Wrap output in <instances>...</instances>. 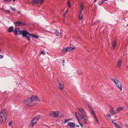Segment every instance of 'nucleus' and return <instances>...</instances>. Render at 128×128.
I'll list each match as a JSON object with an SVG mask.
<instances>
[{
    "label": "nucleus",
    "mask_w": 128,
    "mask_h": 128,
    "mask_svg": "<svg viewBox=\"0 0 128 128\" xmlns=\"http://www.w3.org/2000/svg\"><path fill=\"white\" fill-rule=\"evenodd\" d=\"M7 117V113L5 109L2 110L0 114V122L3 124L5 123Z\"/></svg>",
    "instance_id": "nucleus-1"
},
{
    "label": "nucleus",
    "mask_w": 128,
    "mask_h": 128,
    "mask_svg": "<svg viewBox=\"0 0 128 128\" xmlns=\"http://www.w3.org/2000/svg\"><path fill=\"white\" fill-rule=\"evenodd\" d=\"M24 103L26 105L28 106H31L34 104L33 99L32 98V96L31 98L24 100Z\"/></svg>",
    "instance_id": "nucleus-2"
},
{
    "label": "nucleus",
    "mask_w": 128,
    "mask_h": 128,
    "mask_svg": "<svg viewBox=\"0 0 128 128\" xmlns=\"http://www.w3.org/2000/svg\"><path fill=\"white\" fill-rule=\"evenodd\" d=\"M24 30H25L20 31L19 28H16L14 30V33L15 35H16L22 34L23 36H25Z\"/></svg>",
    "instance_id": "nucleus-3"
},
{
    "label": "nucleus",
    "mask_w": 128,
    "mask_h": 128,
    "mask_svg": "<svg viewBox=\"0 0 128 128\" xmlns=\"http://www.w3.org/2000/svg\"><path fill=\"white\" fill-rule=\"evenodd\" d=\"M79 111L78 114L80 118L85 117L87 116L83 108H79Z\"/></svg>",
    "instance_id": "nucleus-4"
},
{
    "label": "nucleus",
    "mask_w": 128,
    "mask_h": 128,
    "mask_svg": "<svg viewBox=\"0 0 128 128\" xmlns=\"http://www.w3.org/2000/svg\"><path fill=\"white\" fill-rule=\"evenodd\" d=\"M25 36H23V37L26 38L28 41L29 40L30 38V36H32L33 37V35L34 34H30L27 30H24Z\"/></svg>",
    "instance_id": "nucleus-5"
},
{
    "label": "nucleus",
    "mask_w": 128,
    "mask_h": 128,
    "mask_svg": "<svg viewBox=\"0 0 128 128\" xmlns=\"http://www.w3.org/2000/svg\"><path fill=\"white\" fill-rule=\"evenodd\" d=\"M14 24L16 26H27V24H26L19 21L16 22H14Z\"/></svg>",
    "instance_id": "nucleus-6"
},
{
    "label": "nucleus",
    "mask_w": 128,
    "mask_h": 128,
    "mask_svg": "<svg viewBox=\"0 0 128 128\" xmlns=\"http://www.w3.org/2000/svg\"><path fill=\"white\" fill-rule=\"evenodd\" d=\"M72 50V47H67L64 48L62 50L63 53L64 54L67 51L70 52Z\"/></svg>",
    "instance_id": "nucleus-7"
},
{
    "label": "nucleus",
    "mask_w": 128,
    "mask_h": 128,
    "mask_svg": "<svg viewBox=\"0 0 128 128\" xmlns=\"http://www.w3.org/2000/svg\"><path fill=\"white\" fill-rule=\"evenodd\" d=\"M59 113L58 112H56L53 111L51 113H50V116H53L54 118L57 117L58 116Z\"/></svg>",
    "instance_id": "nucleus-8"
},
{
    "label": "nucleus",
    "mask_w": 128,
    "mask_h": 128,
    "mask_svg": "<svg viewBox=\"0 0 128 128\" xmlns=\"http://www.w3.org/2000/svg\"><path fill=\"white\" fill-rule=\"evenodd\" d=\"M116 86L119 89L121 90H122V85L120 81H118V82H116V84H115Z\"/></svg>",
    "instance_id": "nucleus-9"
},
{
    "label": "nucleus",
    "mask_w": 128,
    "mask_h": 128,
    "mask_svg": "<svg viewBox=\"0 0 128 128\" xmlns=\"http://www.w3.org/2000/svg\"><path fill=\"white\" fill-rule=\"evenodd\" d=\"M81 122L84 124H86L87 122L88 118L87 116L85 117L80 118Z\"/></svg>",
    "instance_id": "nucleus-10"
},
{
    "label": "nucleus",
    "mask_w": 128,
    "mask_h": 128,
    "mask_svg": "<svg viewBox=\"0 0 128 128\" xmlns=\"http://www.w3.org/2000/svg\"><path fill=\"white\" fill-rule=\"evenodd\" d=\"M44 0H33V3L34 4H37L40 3L41 4L43 2Z\"/></svg>",
    "instance_id": "nucleus-11"
},
{
    "label": "nucleus",
    "mask_w": 128,
    "mask_h": 128,
    "mask_svg": "<svg viewBox=\"0 0 128 128\" xmlns=\"http://www.w3.org/2000/svg\"><path fill=\"white\" fill-rule=\"evenodd\" d=\"M58 87L61 90H63L64 88V84L61 83H59V84L58 85Z\"/></svg>",
    "instance_id": "nucleus-12"
},
{
    "label": "nucleus",
    "mask_w": 128,
    "mask_h": 128,
    "mask_svg": "<svg viewBox=\"0 0 128 128\" xmlns=\"http://www.w3.org/2000/svg\"><path fill=\"white\" fill-rule=\"evenodd\" d=\"M84 6L83 3L81 2L80 5V14H82V12L84 9Z\"/></svg>",
    "instance_id": "nucleus-13"
},
{
    "label": "nucleus",
    "mask_w": 128,
    "mask_h": 128,
    "mask_svg": "<svg viewBox=\"0 0 128 128\" xmlns=\"http://www.w3.org/2000/svg\"><path fill=\"white\" fill-rule=\"evenodd\" d=\"M54 30L55 32V34L57 36H62V35L61 34V32H59L58 31L55 29H54Z\"/></svg>",
    "instance_id": "nucleus-14"
},
{
    "label": "nucleus",
    "mask_w": 128,
    "mask_h": 128,
    "mask_svg": "<svg viewBox=\"0 0 128 128\" xmlns=\"http://www.w3.org/2000/svg\"><path fill=\"white\" fill-rule=\"evenodd\" d=\"M32 98L33 99V101H34V102L35 101H38L39 100V99L36 96H32Z\"/></svg>",
    "instance_id": "nucleus-15"
},
{
    "label": "nucleus",
    "mask_w": 128,
    "mask_h": 128,
    "mask_svg": "<svg viewBox=\"0 0 128 128\" xmlns=\"http://www.w3.org/2000/svg\"><path fill=\"white\" fill-rule=\"evenodd\" d=\"M117 41L116 40H115L112 44V46L114 48H115L116 45Z\"/></svg>",
    "instance_id": "nucleus-16"
},
{
    "label": "nucleus",
    "mask_w": 128,
    "mask_h": 128,
    "mask_svg": "<svg viewBox=\"0 0 128 128\" xmlns=\"http://www.w3.org/2000/svg\"><path fill=\"white\" fill-rule=\"evenodd\" d=\"M36 123H35L32 120L30 124V126L32 127L34 126Z\"/></svg>",
    "instance_id": "nucleus-17"
},
{
    "label": "nucleus",
    "mask_w": 128,
    "mask_h": 128,
    "mask_svg": "<svg viewBox=\"0 0 128 128\" xmlns=\"http://www.w3.org/2000/svg\"><path fill=\"white\" fill-rule=\"evenodd\" d=\"M110 113L112 114L113 115L115 114V112L114 110V109L112 108H111L110 109Z\"/></svg>",
    "instance_id": "nucleus-18"
},
{
    "label": "nucleus",
    "mask_w": 128,
    "mask_h": 128,
    "mask_svg": "<svg viewBox=\"0 0 128 128\" xmlns=\"http://www.w3.org/2000/svg\"><path fill=\"white\" fill-rule=\"evenodd\" d=\"M14 28L12 26H11V27H10L9 28V30H8V32H12L13 31V30Z\"/></svg>",
    "instance_id": "nucleus-19"
},
{
    "label": "nucleus",
    "mask_w": 128,
    "mask_h": 128,
    "mask_svg": "<svg viewBox=\"0 0 128 128\" xmlns=\"http://www.w3.org/2000/svg\"><path fill=\"white\" fill-rule=\"evenodd\" d=\"M122 61L120 60L118 61L117 64V66H119L120 67L122 64Z\"/></svg>",
    "instance_id": "nucleus-20"
},
{
    "label": "nucleus",
    "mask_w": 128,
    "mask_h": 128,
    "mask_svg": "<svg viewBox=\"0 0 128 128\" xmlns=\"http://www.w3.org/2000/svg\"><path fill=\"white\" fill-rule=\"evenodd\" d=\"M110 79L112 81H114V82L115 84H116V82H118V80H117L115 78H111Z\"/></svg>",
    "instance_id": "nucleus-21"
},
{
    "label": "nucleus",
    "mask_w": 128,
    "mask_h": 128,
    "mask_svg": "<svg viewBox=\"0 0 128 128\" xmlns=\"http://www.w3.org/2000/svg\"><path fill=\"white\" fill-rule=\"evenodd\" d=\"M112 123L114 125V126L116 127L117 126H120L119 124H117L116 122H115L113 121H112Z\"/></svg>",
    "instance_id": "nucleus-22"
},
{
    "label": "nucleus",
    "mask_w": 128,
    "mask_h": 128,
    "mask_svg": "<svg viewBox=\"0 0 128 128\" xmlns=\"http://www.w3.org/2000/svg\"><path fill=\"white\" fill-rule=\"evenodd\" d=\"M78 17L79 19L80 20H81L83 19L82 15V14H80H80L79 15Z\"/></svg>",
    "instance_id": "nucleus-23"
},
{
    "label": "nucleus",
    "mask_w": 128,
    "mask_h": 128,
    "mask_svg": "<svg viewBox=\"0 0 128 128\" xmlns=\"http://www.w3.org/2000/svg\"><path fill=\"white\" fill-rule=\"evenodd\" d=\"M122 110V107L118 108L116 110V111L118 112H119L121 110Z\"/></svg>",
    "instance_id": "nucleus-24"
},
{
    "label": "nucleus",
    "mask_w": 128,
    "mask_h": 128,
    "mask_svg": "<svg viewBox=\"0 0 128 128\" xmlns=\"http://www.w3.org/2000/svg\"><path fill=\"white\" fill-rule=\"evenodd\" d=\"M35 118H36V120H38L40 118V116L39 115H38Z\"/></svg>",
    "instance_id": "nucleus-25"
},
{
    "label": "nucleus",
    "mask_w": 128,
    "mask_h": 128,
    "mask_svg": "<svg viewBox=\"0 0 128 128\" xmlns=\"http://www.w3.org/2000/svg\"><path fill=\"white\" fill-rule=\"evenodd\" d=\"M6 14H8L10 13V10H6L5 11Z\"/></svg>",
    "instance_id": "nucleus-26"
},
{
    "label": "nucleus",
    "mask_w": 128,
    "mask_h": 128,
    "mask_svg": "<svg viewBox=\"0 0 128 128\" xmlns=\"http://www.w3.org/2000/svg\"><path fill=\"white\" fill-rule=\"evenodd\" d=\"M32 120L35 123H36L38 121V120H36V119L35 118H34Z\"/></svg>",
    "instance_id": "nucleus-27"
},
{
    "label": "nucleus",
    "mask_w": 128,
    "mask_h": 128,
    "mask_svg": "<svg viewBox=\"0 0 128 128\" xmlns=\"http://www.w3.org/2000/svg\"><path fill=\"white\" fill-rule=\"evenodd\" d=\"M67 10H66V11L64 12V20L65 18H66V15L67 12Z\"/></svg>",
    "instance_id": "nucleus-28"
},
{
    "label": "nucleus",
    "mask_w": 128,
    "mask_h": 128,
    "mask_svg": "<svg viewBox=\"0 0 128 128\" xmlns=\"http://www.w3.org/2000/svg\"><path fill=\"white\" fill-rule=\"evenodd\" d=\"M68 126L70 127H72V123L70 122H69L68 124Z\"/></svg>",
    "instance_id": "nucleus-29"
},
{
    "label": "nucleus",
    "mask_w": 128,
    "mask_h": 128,
    "mask_svg": "<svg viewBox=\"0 0 128 128\" xmlns=\"http://www.w3.org/2000/svg\"><path fill=\"white\" fill-rule=\"evenodd\" d=\"M33 38H38V36L35 34H34L33 35Z\"/></svg>",
    "instance_id": "nucleus-30"
},
{
    "label": "nucleus",
    "mask_w": 128,
    "mask_h": 128,
    "mask_svg": "<svg viewBox=\"0 0 128 128\" xmlns=\"http://www.w3.org/2000/svg\"><path fill=\"white\" fill-rule=\"evenodd\" d=\"M67 5L68 7H70L71 6V4L69 2H68Z\"/></svg>",
    "instance_id": "nucleus-31"
},
{
    "label": "nucleus",
    "mask_w": 128,
    "mask_h": 128,
    "mask_svg": "<svg viewBox=\"0 0 128 128\" xmlns=\"http://www.w3.org/2000/svg\"><path fill=\"white\" fill-rule=\"evenodd\" d=\"M70 119H65L64 120V123H66L68 122L70 120Z\"/></svg>",
    "instance_id": "nucleus-32"
},
{
    "label": "nucleus",
    "mask_w": 128,
    "mask_h": 128,
    "mask_svg": "<svg viewBox=\"0 0 128 128\" xmlns=\"http://www.w3.org/2000/svg\"><path fill=\"white\" fill-rule=\"evenodd\" d=\"M76 126V124L72 122V128H75V127Z\"/></svg>",
    "instance_id": "nucleus-33"
},
{
    "label": "nucleus",
    "mask_w": 128,
    "mask_h": 128,
    "mask_svg": "<svg viewBox=\"0 0 128 128\" xmlns=\"http://www.w3.org/2000/svg\"><path fill=\"white\" fill-rule=\"evenodd\" d=\"M41 54H43V55H44L46 54V53L44 51H42L41 52Z\"/></svg>",
    "instance_id": "nucleus-34"
},
{
    "label": "nucleus",
    "mask_w": 128,
    "mask_h": 128,
    "mask_svg": "<svg viewBox=\"0 0 128 128\" xmlns=\"http://www.w3.org/2000/svg\"><path fill=\"white\" fill-rule=\"evenodd\" d=\"M12 123V121H11L9 122L8 125L9 126H10L11 125Z\"/></svg>",
    "instance_id": "nucleus-35"
},
{
    "label": "nucleus",
    "mask_w": 128,
    "mask_h": 128,
    "mask_svg": "<svg viewBox=\"0 0 128 128\" xmlns=\"http://www.w3.org/2000/svg\"><path fill=\"white\" fill-rule=\"evenodd\" d=\"M76 113L75 114H76V117L77 119L78 120V122H79L80 121V119L78 118V117L76 115V113Z\"/></svg>",
    "instance_id": "nucleus-36"
},
{
    "label": "nucleus",
    "mask_w": 128,
    "mask_h": 128,
    "mask_svg": "<svg viewBox=\"0 0 128 128\" xmlns=\"http://www.w3.org/2000/svg\"><path fill=\"white\" fill-rule=\"evenodd\" d=\"M78 122L80 126L82 127V128L83 127V124L81 122H80V121L79 122Z\"/></svg>",
    "instance_id": "nucleus-37"
},
{
    "label": "nucleus",
    "mask_w": 128,
    "mask_h": 128,
    "mask_svg": "<svg viewBox=\"0 0 128 128\" xmlns=\"http://www.w3.org/2000/svg\"><path fill=\"white\" fill-rule=\"evenodd\" d=\"M88 107L89 108H90V110H92V108L91 106L89 104H88Z\"/></svg>",
    "instance_id": "nucleus-38"
},
{
    "label": "nucleus",
    "mask_w": 128,
    "mask_h": 128,
    "mask_svg": "<svg viewBox=\"0 0 128 128\" xmlns=\"http://www.w3.org/2000/svg\"><path fill=\"white\" fill-rule=\"evenodd\" d=\"M11 9L12 10H14V11H15L16 10V9L15 8H13L12 7H10Z\"/></svg>",
    "instance_id": "nucleus-39"
},
{
    "label": "nucleus",
    "mask_w": 128,
    "mask_h": 128,
    "mask_svg": "<svg viewBox=\"0 0 128 128\" xmlns=\"http://www.w3.org/2000/svg\"><path fill=\"white\" fill-rule=\"evenodd\" d=\"M4 1L6 2H10L11 0H4Z\"/></svg>",
    "instance_id": "nucleus-40"
},
{
    "label": "nucleus",
    "mask_w": 128,
    "mask_h": 128,
    "mask_svg": "<svg viewBox=\"0 0 128 128\" xmlns=\"http://www.w3.org/2000/svg\"><path fill=\"white\" fill-rule=\"evenodd\" d=\"M103 2H102H102H100L99 3H98V4L100 6L101 5H102V4L103 3Z\"/></svg>",
    "instance_id": "nucleus-41"
},
{
    "label": "nucleus",
    "mask_w": 128,
    "mask_h": 128,
    "mask_svg": "<svg viewBox=\"0 0 128 128\" xmlns=\"http://www.w3.org/2000/svg\"><path fill=\"white\" fill-rule=\"evenodd\" d=\"M92 111V114H93L94 115V114H95L94 112V111L92 110H91Z\"/></svg>",
    "instance_id": "nucleus-42"
},
{
    "label": "nucleus",
    "mask_w": 128,
    "mask_h": 128,
    "mask_svg": "<svg viewBox=\"0 0 128 128\" xmlns=\"http://www.w3.org/2000/svg\"><path fill=\"white\" fill-rule=\"evenodd\" d=\"M106 116L108 117H110V114H106Z\"/></svg>",
    "instance_id": "nucleus-43"
},
{
    "label": "nucleus",
    "mask_w": 128,
    "mask_h": 128,
    "mask_svg": "<svg viewBox=\"0 0 128 128\" xmlns=\"http://www.w3.org/2000/svg\"><path fill=\"white\" fill-rule=\"evenodd\" d=\"M3 56H2L0 54V59L2 58H3Z\"/></svg>",
    "instance_id": "nucleus-44"
},
{
    "label": "nucleus",
    "mask_w": 128,
    "mask_h": 128,
    "mask_svg": "<svg viewBox=\"0 0 128 128\" xmlns=\"http://www.w3.org/2000/svg\"><path fill=\"white\" fill-rule=\"evenodd\" d=\"M94 117L96 119H97V117H96V114H94Z\"/></svg>",
    "instance_id": "nucleus-45"
},
{
    "label": "nucleus",
    "mask_w": 128,
    "mask_h": 128,
    "mask_svg": "<svg viewBox=\"0 0 128 128\" xmlns=\"http://www.w3.org/2000/svg\"><path fill=\"white\" fill-rule=\"evenodd\" d=\"M62 63H63V65L64 66V63L65 62H64V60H62Z\"/></svg>",
    "instance_id": "nucleus-46"
},
{
    "label": "nucleus",
    "mask_w": 128,
    "mask_h": 128,
    "mask_svg": "<svg viewBox=\"0 0 128 128\" xmlns=\"http://www.w3.org/2000/svg\"><path fill=\"white\" fill-rule=\"evenodd\" d=\"M20 11H17V12H16V13L18 14H19L20 13Z\"/></svg>",
    "instance_id": "nucleus-47"
},
{
    "label": "nucleus",
    "mask_w": 128,
    "mask_h": 128,
    "mask_svg": "<svg viewBox=\"0 0 128 128\" xmlns=\"http://www.w3.org/2000/svg\"><path fill=\"white\" fill-rule=\"evenodd\" d=\"M96 119V122H99V121H98V120L97 118V119Z\"/></svg>",
    "instance_id": "nucleus-48"
},
{
    "label": "nucleus",
    "mask_w": 128,
    "mask_h": 128,
    "mask_svg": "<svg viewBox=\"0 0 128 128\" xmlns=\"http://www.w3.org/2000/svg\"><path fill=\"white\" fill-rule=\"evenodd\" d=\"M126 126L127 128H128V124H126Z\"/></svg>",
    "instance_id": "nucleus-49"
},
{
    "label": "nucleus",
    "mask_w": 128,
    "mask_h": 128,
    "mask_svg": "<svg viewBox=\"0 0 128 128\" xmlns=\"http://www.w3.org/2000/svg\"><path fill=\"white\" fill-rule=\"evenodd\" d=\"M76 48L75 47H72V50H73L74 49Z\"/></svg>",
    "instance_id": "nucleus-50"
},
{
    "label": "nucleus",
    "mask_w": 128,
    "mask_h": 128,
    "mask_svg": "<svg viewBox=\"0 0 128 128\" xmlns=\"http://www.w3.org/2000/svg\"><path fill=\"white\" fill-rule=\"evenodd\" d=\"M79 126H80L79 125H76V127H79Z\"/></svg>",
    "instance_id": "nucleus-51"
},
{
    "label": "nucleus",
    "mask_w": 128,
    "mask_h": 128,
    "mask_svg": "<svg viewBox=\"0 0 128 128\" xmlns=\"http://www.w3.org/2000/svg\"><path fill=\"white\" fill-rule=\"evenodd\" d=\"M2 50L0 49V52H2Z\"/></svg>",
    "instance_id": "nucleus-52"
},
{
    "label": "nucleus",
    "mask_w": 128,
    "mask_h": 128,
    "mask_svg": "<svg viewBox=\"0 0 128 128\" xmlns=\"http://www.w3.org/2000/svg\"><path fill=\"white\" fill-rule=\"evenodd\" d=\"M120 126H117L116 128H118V127H120Z\"/></svg>",
    "instance_id": "nucleus-53"
},
{
    "label": "nucleus",
    "mask_w": 128,
    "mask_h": 128,
    "mask_svg": "<svg viewBox=\"0 0 128 128\" xmlns=\"http://www.w3.org/2000/svg\"><path fill=\"white\" fill-rule=\"evenodd\" d=\"M121 128V127L120 126V127H118V128Z\"/></svg>",
    "instance_id": "nucleus-54"
},
{
    "label": "nucleus",
    "mask_w": 128,
    "mask_h": 128,
    "mask_svg": "<svg viewBox=\"0 0 128 128\" xmlns=\"http://www.w3.org/2000/svg\"><path fill=\"white\" fill-rule=\"evenodd\" d=\"M16 0H13L14 1V2Z\"/></svg>",
    "instance_id": "nucleus-55"
},
{
    "label": "nucleus",
    "mask_w": 128,
    "mask_h": 128,
    "mask_svg": "<svg viewBox=\"0 0 128 128\" xmlns=\"http://www.w3.org/2000/svg\"><path fill=\"white\" fill-rule=\"evenodd\" d=\"M127 67L128 68V66H127Z\"/></svg>",
    "instance_id": "nucleus-56"
},
{
    "label": "nucleus",
    "mask_w": 128,
    "mask_h": 128,
    "mask_svg": "<svg viewBox=\"0 0 128 128\" xmlns=\"http://www.w3.org/2000/svg\"><path fill=\"white\" fill-rule=\"evenodd\" d=\"M127 26H128V24H127L126 25Z\"/></svg>",
    "instance_id": "nucleus-57"
}]
</instances>
